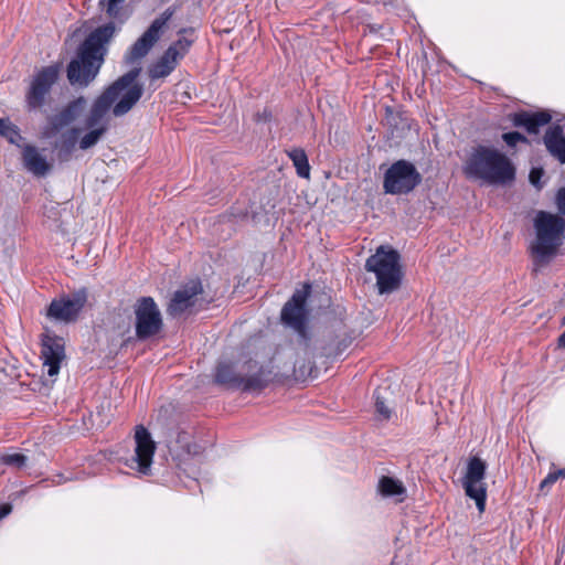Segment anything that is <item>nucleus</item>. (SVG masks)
<instances>
[{
    "mask_svg": "<svg viewBox=\"0 0 565 565\" xmlns=\"http://www.w3.org/2000/svg\"><path fill=\"white\" fill-rule=\"evenodd\" d=\"M140 72V67H135L125 73L94 100L85 120L86 128L108 125L105 117L110 109L115 117H122L135 107L143 94L142 85L136 82Z\"/></svg>",
    "mask_w": 565,
    "mask_h": 565,
    "instance_id": "obj_1",
    "label": "nucleus"
},
{
    "mask_svg": "<svg viewBox=\"0 0 565 565\" xmlns=\"http://www.w3.org/2000/svg\"><path fill=\"white\" fill-rule=\"evenodd\" d=\"M113 22L92 31L67 66V79L73 86L87 87L97 76L105 61L107 44L115 34Z\"/></svg>",
    "mask_w": 565,
    "mask_h": 565,
    "instance_id": "obj_2",
    "label": "nucleus"
},
{
    "mask_svg": "<svg viewBox=\"0 0 565 565\" xmlns=\"http://www.w3.org/2000/svg\"><path fill=\"white\" fill-rule=\"evenodd\" d=\"M463 170L467 177L482 180L489 184H508L515 179V169L510 159L488 146L475 147Z\"/></svg>",
    "mask_w": 565,
    "mask_h": 565,
    "instance_id": "obj_3",
    "label": "nucleus"
},
{
    "mask_svg": "<svg viewBox=\"0 0 565 565\" xmlns=\"http://www.w3.org/2000/svg\"><path fill=\"white\" fill-rule=\"evenodd\" d=\"M535 239L530 245L534 269L547 265L563 244L565 221L555 214L539 211L534 218Z\"/></svg>",
    "mask_w": 565,
    "mask_h": 565,
    "instance_id": "obj_4",
    "label": "nucleus"
},
{
    "mask_svg": "<svg viewBox=\"0 0 565 565\" xmlns=\"http://www.w3.org/2000/svg\"><path fill=\"white\" fill-rule=\"evenodd\" d=\"M215 382L243 392H260L270 382V372L253 360L244 364L241 374H236L232 365L220 363L215 371Z\"/></svg>",
    "mask_w": 565,
    "mask_h": 565,
    "instance_id": "obj_5",
    "label": "nucleus"
},
{
    "mask_svg": "<svg viewBox=\"0 0 565 565\" xmlns=\"http://www.w3.org/2000/svg\"><path fill=\"white\" fill-rule=\"evenodd\" d=\"M365 269L375 275L379 294H391L399 288L403 273L399 254L395 249L380 246L375 254L366 259Z\"/></svg>",
    "mask_w": 565,
    "mask_h": 565,
    "instance_id": "obj_6",
    "label": "nucleus"
},
{
    "mask_svg": "<svg viewBox=\"0 0 565 565\" xmlns=\"http://www.w3.org/2000/svg\"><path fill=\"white\" fill-rule=\"evenodd\" d=\"M422 174L416 167L404 159L397 160L385 171L383 189L387 194H408L422 183Z\"/></svg>",
    "mask_w": 565,
    "mask_h": 565,
    "instance_id": "obj_7",
    "label": "nucleus"
},
{
    "mask_svg": "<svg viewBox=\"0 0 565 565\" xmlns=\"http://www.w3.org/2000/svg\"><path fill=\"white\" fill-rule=\"evenodd\" d=\"M311 294V285L306 282L302 288L295 290L291 298L281 309L280 318L285 326L291 328L302 339H307V322L309 311L307 300Z\"/></svg>",
    "mask_w": 565,
    "mask_h": 565,
    "instance_id": "obj_8",
    "label": "nucleus"
},
{
    "mask_svg": "<svg viewBox=\"0 0 565 565\" xmlns=\"http://www.w3.org/2000/svg\"><path fill=\"white\" fill-rule=\"evenodd\" d=\"M136 335L147 340L158 334L162 329V317L158 305L151 297H141L135 306Z\"/></svg>",
    "mask_w": 565,
    "mask_h": 565,
    "instance_id": "obj_9",
    "label": "nucleus"
},
{
    "mask_svg": "<svg viewBox=\"0 0 565 565\" xmlns=\"http://www.w3.org/2000/svg\"><path fill=\"white\" fill-rule=\"evenodd\" d=\"M86 302L87 291L85 288L78 289L71 295H63L51 301L46 309V317L64 323L75 322Z\"/></svg>",
    "mask_w": 565,
    "mask_h": 565,
    "instance_id": "obj_10",
    "label": "nucleus"
},
{
    "mask_svg": "<svg viewBox=\"0 0 565 565\" xmlns=\"http://www.w3.org/2000/svg\"><path fill=\"white\" fill-rule=\"evenodd\" d=\"M61 66L50 65L40 70L32 78L25 94V103L29 110L40 109L44 104L52 86L58 78Z\"/></svg>",
    "mask_w": 565,
    "mask_h": 565,
    "instance_id": "obj_11",
    "label": "nucleus"
},
{
    "mask_svg": "<svg viewBox=\"0 0 565 565\" xmlns=\"http://www.w3.org/2000/svg\"><path fill=\"white\" fill-rule=\"evenodd\" d=\"M487 465L479 457H471L467 465L462 484L466 495L476 501L479 512H483L487 500V488L483 483Z\"/></svg>",
    "mask_w": 565,
    "mask_h": 565,
    "instance_id": "obj_12",
    "label": "nucleus"
},
{
    "mask_svg": "<svg viewBox=\"0 0 565 565\" xmlns=\"http://www.w3.org/2000/svg\"><path fill=\"white\" fill-rule=\"evenodd\" d=\"M175 13L174 7L167 8L160 17L156 18L143 34L131 46L128 61L135 62L145 57L152 49L154 43L159 40L161 32L166 24L171 20Z\"/></svg>",
    "mask_w": 565,
    "mask_h": 565,
    "instance_id": "obj_13",
    "label": "nucleus"
},
{
    "mask_svg": "<svg viewBox=\"0 0 565 565\" xmlns=\"http://www.w3.org/2000/svg\"><path fill=\"white\" fill-rule=\"evenodd\" d=\"M135 455L128 460L127 465L141 475H149L156 444L150 433L143 426H137L135 431Z\"/></svg>",
    "mask_w": 565,
    "mask_h": 565,
    "instance_id": "obj_14",
    "label": "nucleus"
},
{
    "mask_svg": "<svg viewBox=\"0 0 565 565\" xmlns=\"http://www.w3.org/2000/svg\"><path fill=\"white\" fill-rule=\"evenodd\" d=\"M41 358L50 377L58 374L61 363L65 359V342L62 337L45 334L42 338Z\"/></svg>",
    "mask_w": 565,
    "mask_h": 565,
    "instance_id": "obj_15",
    "label": "nucleus"
},
{
    "mask_svg": "<svg viewBox=\"0 0 565 565\" xmlns=\"http://www.w3.org/2000/svg\"><path fill=\"white\" fill-rule=\"evenodd\" d=\"M86 99L81 96L70 102L62 110L57 114L49 117L47 124L44 127L43 136L45 138H53L60 134L64 128L68 127L81 114Z\"/></svg>",
    "mask_w": 565,
    "mask_h": 565,
    "instance_id": "obj_16",
    "label": "nucleus"
},
{
    "mask_svg": "<svg viewBox=\"0 0 565 565\" xmlns=\"http://www.w3.org/2000/svg\"><path fill=\"white\" fill-rule=\"evenodd\" d=\"M202 292V284L200 280H191L180 289H178L171 298L167 313L170 317H180L189 308L195 303V298Z\"/></svg>",
    "mask_w": 565,
    "mask_h": 565,
    "instance_id": "obj_17",
    "label": "nucleus"
},
{
    "mask_svg": "<svg viewBox=\"0 0 565 565\" xmlns=\"http://www.w3.org/2000/svg\"><path fill=\"white\" fill-rule=\"evenodd\" d=\"M552 115L547 110L536 113L519 111L511 115L515 127H523L529 134H537L541 127L550 124Z\"/></svg>",
    "mask_w": 565,
    "mask_h": 565,
    "instance_id": "obj_18",
    "label": "nucleus"
},
{
    "mask_svg": "<svg viewBox=\"0 0 565 565\" xmlns=\"http://www.w3.org/2000/svg\"><path fill=\"white\" fill-rule=\"evenodd\" d=\"M543 142L548 153L561 163H565V136L563 127L553 125L544 134Z\"/></svg>",
    "mask_w": 565,
    "mask_h": 565,
    "instance_id": "obj_19",
    "label": "nucleus"
},
{
    "mask_svg": "<svg viewBox=\"0 0 565 565\" xmlns=\"http://www.w3.org/2000/svg\"><path fill=\"white\" fill-rule=\"evenodd\" d=\"M180 55L173 47H168L160 58L149 67L151 82L169 76L177 67Z\"/></svg>",
    "mask_w": 565,
    "mask_h": 565,
    "instance_id": "obj_20",
    "label": "nucleus"
},
{
    "mask_svg": "<svg viewBox=\"0 0 565 565\" xmlns=\"http://www.w3.org/2000/svg\"><path fill=\"white\" fill-rule=\"evenodd\" d=\"M22 159L25 169L36 177H43L51 170L46 158L34 146L23 147Z\"/></svg>",
    "mask_w": 565,
    "mask_h": 565,
    "instance_id": "obj_21",
    "label": "nucleus"
},
{
    "mask_svg": "<svg viewBox=\"0 0 565 565\" xmlns=\"http://www.w3.org/2000/svg\"><path fill=\"white\" fill-rule=\"evenodd\" d=\"M79 128H71L61 134L60 139L55 142L54 148L57 151V159L60 161H67L78 141Z\"/></svg>",
    "mask_w": 565,
    "mask_h": 565,
    "instance_id": "obj_22",
    "label": "nucleus"
},
{
    "mask_svg": "<svg viewBox=\"0 0 565 565\" xmlns=\"http://www.w3.org/2000/svg\"><path fill=\"white\" fill-rule=\"evenodd\" d=\"M99 9L114 22L122 24L129 18L125 0H99Z\"/></svg>",
    "mask_w": 565,
    "mask_h": 565,
    "instance_id": "obj_23",
    "label": "nucleus"
},
{
    "mask_svg": "<svg viewBox=\"0 0 565 565\" xmlns=\"http://www.w3.org/2000/svg\"><path fill=\"white\" fill-rule=\"evenodd\" d=\"M379 491L383 497H401V500L406 493L402 481L387 476H383L380 479Z\"/></svg>",
    "mask_w": 565,
    "mask_h": 565,
    "instance_id": "obj_24",
    "label": "nucleus"
},
{
    "mask_svg": "<svg viewBox=\"0 0 565 565\" xmlns=\"http://www.w3.org/2000/svg\"><path fill=\"white\" fill-rule=\"evenodd\" d=\"M289 159L292 161L297 174L300 178L309 179L310 177V166L308 161V157L303 149L294 148L287 152Z\"/></svg>",
    "mask_w": 565,
    "mask_h": 565,
    "instance_id": "obj_25",
    "label": "nucleus"
},
{
    "mask_svg": "<svg viewBox=\"0 0 565 565\" xmlns=\"http://www.w3.org/2000/svg\"><path fill=\"white\" fill-rule=\"evenodd\" d=\"M88 129H89V131L86 132L78 140V147L82 150H87V149L94 147L108 130V125H102L100 127L88 128Z\"/></svg>",
    "mask_w": 565,
    "mask_h": 565,
    "instance_id": "obj_26",
    "label": "nucleus"
},
{
    "mask_svg": "<svg viewBox=\"0 0 565 565\" xmlns=\"http://www.w3.org/2000/svg\"><path fill=\"white\" fill-rule=\"evenodd\" d=\"M0 135L15 146H20L22 140L19 128L7 118H0Z\"/></svg>",
    "mask_w": 565,
    "mask_h": 565,
    "instance_id": "obj_27",
    "label": "nucleus"
},
{
    "mask_svg": "<svg viewBox=\"0 0 565 565\" xmlns=\"http://www.w3.org/2000/svg\"><path fill=\"white\" fill-rule=\"evenodd\" d=\"M26 456L19 452L6 454L0 458L3 465L13 466L17 468H22L26 463Z\"/></svg>",
    "mask_w": 565,
    "mask_h": 565,
    "instance_id": "obj_28",
    "label": "nucleus"
},
{
    "mask_svg": "<svg viewBox=\"0 0 565 565\" xmlns=\"http://www.w3.org/2000/svg\"><path fill=\"white\" fill-rule=\"evenodd\" d=\"M502 139L511 148L515 147L519 142H527V138L519 131L505 132L502 135Z\"/></svg>",
    "mask_w": 565,
    "mask_h": 565,
    "instance_id": "obj_29",
    "label": "nucleus"
},
{
    "mask_svg": "<svg viewBox=\"0 0 565 565\" xmlns=\"http://www.w3.org/2000/svg\"><path fill=\"white\" fill-rule=\"evenodd\" d=\"M375 409L379 416L383 419H390L391 417V409L386 405L384 398L380 396V393L375 392Z\"/></svg>",
    "mask_w": 565,
    "mask_h": 565,
    "instance_id": "obj_30",
    "label": "nucleus"
},
{
    "mask_svg": "<svg viewBox=\"0 0 565 565\" xmlns=\"http://www.w3.org/2000/svg\"><path fill=\"white\" fill-rule=\"evenodd\" d=\"M561 478H565V468L550 471L548 475L542 480L540 487L541 489L548 488Z\"/></svg>",
    "mask_w": 565,
    "mask_h": 565,
    "instance_id": "obj_31",
    "label": "nucleus"
},
{
    "mask_svg": "<svg viewBox=\"0 0 565 565\" xmlns=\"http://www.w3.org/2000/svg\"><path fill=\"white\" fill-rule=\"evenodd\" d=\"M191 44H192L191 40L181 38L178 41H175L174 43H172L169 47H173L175 50V53H178L180 55V60H182L183 56L185 55V53L188 52V50L190 49Z\"/></svg>",
    "mask_w": 565,
    "mask_h": 565,
    "instance_id": "obj_32",
    "label": "nucleus"
},
{
    "mask_svg": "<svg viewBox=\"0 0 565 565\" xmlns=\"http://www.w3.org/2000/svg\"><path fill=\"white\" fill-rule=\"evenodd\" d=\"M544 174V171L543 169L541 168H533L531 171H530V182L537 189H541L542 188V184H541V178L543 177Z\"/></svg>",
    "mask_w": 565,
    "mask_h": 565,
    "instance_id": "obj_33",
    "label": "nucleus"
},
{
    "mask_svg": "<svg viewBox=\"0 0 565 565\" xmlns=\"http://www.w3.org/2000/svg\"><path fill=\"white\" fill-rule=\"evenodd\" d=\"M556 205L561 214L565 215V188L557 191Z\"/></svg>",
    "mask_w": 565,
    "mask_h": 565,
    "instance_id": "obj_34",
    "label": "nucleus"
},
{
    "mask_svg": "<svg viewBox=\"0 0 565 565\" xmlns=\"http://www.w3.org/2000/svg\"><path fill=\"white\" fill-rule=\"evenodd\" d=\"M12 511V507L10 504H2L0 507V520L9 515Z\"/></svg>",
    "mask_w": 565,
    "mask_h": 565,
    "instance_id": "obj_35",
    "label": "nucleus"
},
{
    "mask_svg": "<svg viewBox=\"0 0 565 565\" xmlns=\"http://www.w3.org/2000/svg\"><path fill=\"white\" fill-rule=\"evenodd\" d=\"M563 323L565 324V319ZM558 345L561 348H565V331L558 338Z\"/></svg>",
    "mask_w": 565,
    "mask_h": 565,
    "instance_id": "obj_36",
    "label": "nucleus"
},
{
    "mask_svg": "<svg viewBox=\"0 0 565 565\" xmlns=\"http://www.w3.org/2000/svg\"><path fill=\"white\" fill-rule=\"evenodd\" d=\"M186 31H188L186 29H182V30L180 31V33H184V32H186Z\"/></svg>",
    "mask_w": 565,
    "mask_h": 565,
    "instance_id": "obj_37",
    "label": "nucleus"
}]
</instances>
